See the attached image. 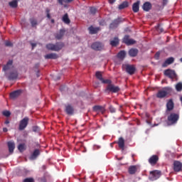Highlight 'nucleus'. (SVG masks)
I'll return each instance as SVG.
<instances>
[{
  "label": "nucleus",
  "mask_w": 182,
  "mask_h": 182,
  "mask_svg": "<svg viewBox=\"0 0 182 182\" xmlns=\"http://www.w3.org/2000/svg\"><path fill=\"white\" fill-rule=\"evenodd\" d=\"M63 48V43H48L46 45V48L48 50H53V52H58V50H62Z\"/></svg>",
  "instance_id": "1"
},
{
  "label": "nucleus",
  "mask_w": 182,
  "mask_h": 182,
  "mask_svg": "<svg viewBox=\"0 0 182 182\" xmlns=\"http://www.w3.org/2000/svg\"><path fill=\"white\" fill-rule=\"evenodd\" d=\"M171 87H166L161 90H159L156 95L157 97L162 99V97H166L168 93H171Z\"/></svg>",
  "instance_id": "2"
},
{
  "label": "nucleus",
  "mask_w": 182,
  "mask_h": 182,
  "mask_svg": "<svg viewBox=\"0 0 182 182\" xmlns=\"http://www.w3.org/2000/svg\"><path fill=\"white\" fill-rule=\"evenodd\" d=\"M180 118V116L178 114L176 113H171L168 117V120L171 124H176L177 122H178V119Z\"/></svg>",
  "instance_id": "3"
},
{
  "label": "nucleus",
  "mask_w": 182,
  "mask_h": 182,
  "mask_svg": "<svg viewBox=\"0 0 182 182\" xmlns=\"http://www.w3.org/2000/svg\"><path fill=\"white\" fill-rule=\"evenodd\" d=\"M122 69L123 70H126L127 73H129V75H133L134 72H136V68L128 64H123Z\"/></svg>",
  "instance_id": "4"
},
{
  "label": "nucleus",
  "mask_w": 182,
  "mask_h": 182,
  "mask_svg": "<svg viewBox=\"0 0 182 182\" xmlns=\"http://www.w3.org/2000/svg\"><path fill=\"white\" fill-rule=\"evenodd\" d=\"M160 176H161V172L159 171H154L150 173L149 178L151 181H154V180H157V178H160Z\"/></svg>",
  "instance_id": "5"
},
{
  "label": "nucleus",
  "mask_w": 182,
  "mask_h": 182,
  "mask_svg": "<svg viewBox=\"0 0 182 182\" xmlns=\"http://www.w3.org/2000/svg\"><path fill=\"white\" fill-rule=\"evenodd\" d=\"M107 90L108 92H112V93H117L119 90H120V88H119L117 86H115L114 85L112 84V82L108 83V85L107 87Z\"/></svg>",
  "instance_id": "6"
},
{
  "label": "nucleus",
  "mask_w": 182,
  "mask_h": 182,
  "mask_svg": "<svg viewBox=\"0 0 182 182\" xmlns=\"http://www.w3.org/2000/svg\"><path fill=\"white\" fill-rule=\"evenodd\" d=\"M29 122V118L28 117H24L19 124V130H23L26 126H28V123Z\"/></svg>",
  "instance_id": "7"
},
{
  "label": "nucleus",
  "mask_w": 182,
  "mask_h": 182,
  "mask_svg": "<svg viewBox=\"0 0 182 182\" xmlns=\"http://www.w3.org/2000/svg\"><path fill=\"white\" fill-rule=\"evenodd\" d=\"M165 76H168V77H170V79H174L176 76H177V74H176V71L173 70H166L164 71Z\"/></svg>",
  "instance_id": "8"
},
{
  "label": "nucleus",
  "mask_w": 182,
  "mask_h": 182,
  "mask_svg": "<svg viewBox=\"0 0 182 182\" xmlns=\"http://www.w3.org/2000/svg\"><path fill=\"white\" fill-rule=\"evenodd\" d=\"M91 48L94 50H102L103 49V44L100 42H95L92 44Z\"/></svg>",
  "instance_id": "9"
},
{
  "label": "nucleus",
  "mask_w": 182,
  "mask_h": 182,
  "mask_svg": "<svg viewBox=\"0 0 182 182\" xmlns=\"http://www.w3.org/2000/svg\"><path fill=\"white\" fill-rule=\"evenodd\" d=\"M124 43H126V45L130 46V45H134L136 43V41H134L132 38H130L129 36H125L123 38Z\"/></svg>",
  "instance_id": "10"
},
{
  "label": "nucleus",
  "mask_w": 182,
  "mask_h": 182,
  "mask_svg": "<svg viewBox=\"0 0 182 182\" xmlns=\"http://www.w3.org/2000/svg\"><path fill=\"white\" fill-rule=\"evenodd\" d=\"M95 75L96 77L99 79V80H100L102 83H112V81L109 80H104L100 72H97Z\"/></svg>",
  "instance_id": "11"
},
{
  "label": "nucleus",
  "mask_w": 182,
  "mask_h": 182,
  "mask_svg": "<svg viewBox=\"0 0 182 182\" xmlns=\"http://www.w3.org/2000/svg\"><path fill=\"white\" fill-rule=\"evenodd\" d=\"M65 112L67 114L72 115L73 113H75V109L73 107L70 105H65Z\"/></svg>",
  "instance_id": "12"
},
{
  "label": "nucleus",
  "mask_w": 182,
  "mask_h": 182,
  "mask_svg": "<svg viewBox=\"0 0 182 182\" xmlns=\"http://www.w3.org/2000/svg\"><path fill=\"white\" fill-rule=\"evenodd\" d=\"M166 112L168 113V112L173 110L174 109V103L173 102V100H170L168 101L166 104Z\"/></svg>",
  "instance_id": "13"
},
{
  "label": "nucleus",
  "mask_w": 182,
  "mask_h": 182,
  "mask_svg": "<svg viewBox=\"0 0 182 182\" xmlns=\"http://www.w3.org/2000/svg\"><path fill=\"white\" fill-rule=\"evenodd\" d=\"M21 93H22V91L20 90H16L10 94L11 99H16V97H18V96H21Z\"/></svg>",
  "instance_id": "14"
},
{
  "label": "nucleus",
  "mask_w": 182,
  "mask_h": 182,
  "mask_svg": "<svg viewBox=\"0 0 182 182\" xmlns=\"http://www.w3.org/2000/svg\"><path fill=\"white\" fill-rule=\"evenodd\" d=\"M142 9L145 11V12H149V11L151 9V4L149 1L145 2L142 6Z\"/></svg>",
  "instance_id": "15"
},
{
  "label": "nucleus",
  "mask_w": 182,
  "mask_h": 182,
  "mask_svg": "<svg viewBox=\"0 0 182 182\" xmlns=\"http://www.w3.org/2000/svg\"><path fill=\"white\" fill-rule=\"evenodd\" d=\"M182 168V164H181L180 161H175L173 163V169L174 171H180Z\"/></svg>",
  "instance_id": "16"
},
{
  "label": "nucleus",
  "mask_w": 182,
  "mask_h": 182,
  "mask_svg": "<svg viewBox=\"0 0 182 182\" xmlns=\"http://www.w3.org/2000/svg\"><path fill=\"white\" fill-rule=\"evenodd\" d=\"M39 154H41L39 149L34 150V151L30 156V160H36V159L38 158V156H39Z\"/></svg>",
  "instance_id": "17"
},
{
  "label": "nucleus",
  "mask_w": 182,
  "mask_h": 182,
  "mask_svg": "<svg viewBox=\"0 0 182 182\" xmlns=\"http://www.w3.org/2000/svg\"><path fill=\"white\" fill-rule=\"evenodd\" d=\"M45 59H58L59 55L55 53L47 54L44 56Z\"/></svg>",
  "instance_id": "18"
},
{
  "label": "nucleus",
  "mask_w": 182,
  "mask_h": 182,
  "mask_svg": "<svg viewBox=\"0 0 182 182\" xmlns=\"http://www.w3.org/2000/svg\"><path fill=\"white\" fill-rule=\"evenodd\" d=\"M139 6H140V1H137L136 2L133 4L132 11L135 13L139 12Z\"/></svg>",
  "instance_id": "19"
},
{
  "label": "nucleus",
  "mask_w": 182,
  "mask_h": 182,
  "mask_svg": "<svg viewBox=\"0 0 182 182\" xmlns=\"http://www.w3.org/2000/svg\"><path fill=\"white\" fill-rule=\"evenodd\" d=\"M120 22H122V20H120V18L116 19L114 20L109 26V28H111L112 29L114 28H117V26H119V23H120Z\"/></svg>",
  "instance_id": "20"
},
{
  "label": "nucleus",
  "mask_w": 182,
  "mask_h": 182,
  "mask_svg": "<svg viewBox=\"0 0 182 182\" xmlns=\"http://www.w3.org/2000/svg\"><path fill=\"white\" fill-rule=\"evenodd\" d=\"M8 147L10 153H14V150H15V142L13 141H10L8 142Z\"/></svg>",
  "instance_id": "21"
},
{
  "label": "nucleus",
  "mask_w": 182,
  "mask_h": 182,
  "mask_svg": "<svg viewBox=\"0 0 182 182\" xmlns=\"http://www.w3.org/2000/svg\"><path fill=\"white\" fill-rule=\"evenodd\" d=\"M173 62H174V58L173 57H171L169 58H168L164 63L162 65L163 68H166L167 66H168V65H171V63H173Z\"/></svg>",
  "instance_id": "22"
},
{
  "label": "nucleus",
  "mask_w": 182,
  "mask_h": 182,
  "mask_svg": "<svg viewBox=\"0 0 182 182\" xmlns=\"http://www.w3.org/2000/svg\"><path fill=\"white\" fill-rule=\"evenodd\" d=\"M137 170H139V166H132L129 168V174H135Z\"/></svg>",
  "instance_id": "23"
},
{
  "label": "nucleus",
  "mask_w": 182,
  "mask_h": 182,
  "mask_svg": "<svg viewBox=\"0 0 182 182\" xmlns=\"http://www.w3.org/2000/svg\"><path fill=\"white\" fill-rule=\"evenodd\" d=\"M150 164H156L159 161V156L154 155L149 160Z\"/></svg>",
  "instance_id": "24"
},
{
  "label": "nucleus",
  "mask_w": 182,
  "mask_h": 182,
  "mask_svg": "<svg viewBox=\"0 0 182 182\" xmlns=\"http://www.w3.org/2000/svg\"><path fill=\"white\" fill-rule=\"evenodd\" d=\"M137 53H139V50L135 48H132L129 51V55H131L132 58H134V56H136Z\"/></svg>",
  "instance_id": "25"
},
{
  "label": "nucleus",
  "mask_w": 182,
  "mask_h": 182,
  "mask_svg": "<svg viewBox=\"0 0 182 182\" xmlns=\"http://www.w3.org/2000/svg\"><path fill=\"white\" fill-rule=\"evenodd\" d=\"M119 43V38L114 37V38L110 40V45L111 46H117Z\"/></svg>",
  "instance_id": "26"
},
{
  "label": "nucleus",
  "mask_w": 182,
  "mask_h": 182,
  "mask_svg": "<svg viewBox=\"0 0 182 182\" xmlns=\"http://www.w3.org/2000/svg\"><path fill=\"white\" fill-rule=\"evenodd\" d=\"M118 146L122 150H124V139L122 137L119 139Z\"/></svg>",
  "instance_id": "27"
},
{
  "label": "nucleus",
  "mask_w": 182,
  "mask_h": 182,
  "mask_svg": "<svg viewBox=\"0 0 182 182\" xmlns=\"http://www.w3.org/2000/svg\"><path fill=\"white\" fill-rule=\"evenodd\" d=\"M12 68V60H9L6 65L4 66L3 70L4 72H6V70H9Z\"/></svg>",
  "instance_id": "28"
},
{
  "label": "nucleus",
  "mask_w": 182,
  "mask_h": 182,
  "mask_svg": "<svg viewBox=\"0 0 182 182\" xmlns=\"http://www.w3.org/2000/svg\"><path fill=\"white\" fill-rule=\"evenodd\" d=\"M30 23L32 28H36V26H38V20H36V18H30Z\"/></svg>",
  "instance_id": "29"
},
{
  "label": "nucleus",
  "mask_w": 182,
  "mask_h": 182,
  "mask_svg": "<svg viewBox=\"0 0 182 182\" xmlns=\"http://www.w3.org/2000/svg\"><path fill=\"white\" fill-rule=\"evenodd\" d=\"M118 59H120V60H123L124 58H126V52L125 51H120L117 55Z\"/></svg>",
  "instance_id": "30"
},
{
  "label": "nucleus",
  "mask_w": 182,
  "mask_h": 182,
  "mask_svg": "<svg viewBox=\"0 0 182 182\" xmlns=\"http://www.w3.org/2000/svg\"><path fill=\"white\" fill-rule=\"evenodd\" d=\"M63 35H65V30H60V32L55 35V38L56 39H62Z\"/></svg>",
  "instance_id": "31"
},
{
  "label": "nucleus",
  "mask_w": 182,
  "mask_h": 182,
  "mask_svg": "<svg viewBox=\"0 0 182 182\" xmlns=\"http://www.w3.org/2000/svg\"><path fill=\"white\" fill-rule=\"evenodd\" d=\"M73 0H58V3L60 5L66 7V4H69V2H72Z\"/></svg>",
  "instance_id": "32"
},
{
  "label": "nucleus",
  "mask_w": 182,
  "mask_h": 182,
  "mask_svg": "<svg viewBox=\"0 0 182 182\" xmlns=\"http://www.w3.org/2000/svg\"><path fill=\"white\" fill-rule=\"evenodd\" d=\"M98 31H99V28H95L93 26H90L89 28L90 33H92V35L95 33H97Z\"/></svg>",
  "instance_id": "33"
},
{
  "label": "nucleus",
  "mask_w": 182,
  "mask_h": 182,
  "mask_svg": "<svg viewBox=\"0 0 182 182\" xmlns=\"http://www.w3.org/2000/svg\"><path fill=\"white\" fill-rule=\"evenodd\" d=\"M129 6V3L127 1H124L119 6V9H124V8H127Z\"/></svg>",
  "instance_id": "34"
},
{
  "label": "nucleus",
  "mask_w": 182,
  "mask_h": 182,
  "mask_svg": "<svg viewBox=\"0 0 182 182\" xmlns=\"http://www.w3.org/2000/svg\"><path fill=\"white\" fill-rule=\"evenodd\" d=\"M9 6L11 8H16V6H18V0H13L12 1L9 2Z\"/></svg>",
  "instance_id": "35"
},
{
  "label": "nucleus",
  "mask_w": 182,
  "mask_h": 182,
  "mask_svg": "<svg viewBox=\"0 0 182 182\" xmlns=\"http://www.w3.org/2000/svg\"><path fill=\"white\" fill-rule=\"evenodd\" d=\"M93 110L95 112H101L102 113H103L104 112L103 107H102L101 106H95L93 107Z\"/></svg>",
  "instance_id": "36"
},
{
  "label": "nucleus",
  "mask_w": 182,
  "mask_h": 182,
  "mask_svg": "<svg viewBox=\"0 0 182 182\" xmlns=\"http://www.w3.org/2000/svg\"><path fill=\"white\" fill-rule=\"evenodd\" d=\"M63 21L65 23H70V20H69V17L68 16L67 14H65L63 16Z\"/></svg>",
  "instance_id": "37"
},
{
  "label": "nucleus",
  "mask_w": 182,
  "mask_h": 182,
  "mask_svg": "<svg viewBox=\"0 0 182 182\" xmlns=\"http://www.w3.org/2000/svg\"><path fill=\"white\" fill-rule=\"evenodd\" d=\"M176 89L177 92H181L182 91V82H178L176 85Z\"/></svg>",
  "instance_id": "38"
},
{
  "label": "nucleus",
  "mask_w": 182,
  "mask_h": 182,
  "mask_svg": "<svg viewBox=\"0 0 182 182\" xmlns=\"http://www.w3.org/2000/svg\"><path fill=\"white\" fill-rule=\"evenodd\" d=\"M18 149L19 150V151H25V149H26L25 144H19L18 146Z\"/></svg>",
  "instance_id": "39"
},
{
  "label": "nucleus",
  "mask_w": 182,
  "mask_h": 182,
  "mask_svg": "<svg viewBox=\"0 0 182 182\" xmlns=\"http://www.w3.org/2000/svg\"><path fill=\"white\" fill-rule=\"evenodd\" d=\"M9 79L10 80L16 79V73L11 74L10 76H9Z\"/></svg>",
  "instance_id": "40"
},
{
  "label": "nucleus",
  "mask_w": 182,
  "mask_h": 182,
  "mask_svg": "<svg viewBox=\"0 0 182 182\" xmlns=\"http://www.w3.org/2000/svg\"><path fill=\"white\" fill-rule=\"evenodd\" d=\"M3 114L4 116H6V117H9V116H11V112L9 111H4Z\"/></svg>",
  "instance_id": "41"
},
{
  "label": "nucleus",
  "mask_w": 182,
  "mask_h": 182,
  "mask_svg": "<svg viewBox=\"0 0 182 182\" xmlns=\"http://www.w3.org/2000/svg\"><path fill=\"white\" fill-rule=\"evenodd\" d=\"M39 130H41V128H39V127H33V131L35 132L36 133H38V132H39Z\"/></svg>",
  "instance_id": "42"
},
{
  "label": "nucleus",
  "mask_w": 182,
  "mask_h": 182,
  "mask_svg": "<svg viewBox=\"0 0 182 182\" xmlns=\"http://www.w3.org/2000/svg\"><path fill=\"white\" fill-rule=\"evenodd\" d=\"M23 182H33V178H26Z\"/></svg>",
  "instance_id": "43"
},
{
  "label": "nucleus",
  "mask_w": 182,
  "mask_h": 182,
  "mask_svg": "<svg viewBox=\"0 0 182 182\" xmlns=\"http://www.w3.org/2000/svg\"><path fill=\"white\" fill-rule=\"evenodd\" d=\"M90 13H91V14H96V8H95V7H91V8H90Z\"/></svg>",
  "instance_id": "44"
},
{
  "label": "nucleus",
  "mask_w": 182,
  "mask_h": 182,
  "mask_svg": "<svg viewBox=\"0 0 182 182\" xmlns=\"http://www.w3.org/2000/svg\"><path fill=\"white\" fill-rule=\"evenodd\" d=\"M109 110H110L111 113H114V112H116V109L114 107H113L112 106L109 107Z\"/></svg>",
  "instance_id": "45"
},
{
  "label": "nucleus",
  "mask_w": 182,
  "mask_h": 182,
  "mask_svg": "<svg viewBox=\"0 0 182 182\" xmlns=\"http://www.w3.org/2000/svg\"><path fill=\"white\" fill-rule=\"evenodd\" d=\"M156 29L159 32H163V28H161V26L159 25L157 27H156Z\"/></svg>",
  "instance_id": "46"
},
{
  "label": "nucleus",
  "mask_w": 182,
  "mask_h": 182,
  "mask_svg": "<svg viewBox=\"0 0 182 182\" xmlns=\"http://www.w3.org/2000/svg\"><path fill=\"white\" fill-rule=\"evenodd\" d=\"M100 25H101L102 26H105V25H106V21L102 20L101 21H100Z\"/></svg>",
  "instance_id": "47"
},
{
  "label": "nucleus",
  "mask_w": 182,
  "mask_h": 182,
  "mask_svg": "<svg viewBox=\"0 0 182 182\" xmlns=\"http://www.w3.org/2000/svg\"><path fill=\"white\" fill-rule=\"evenodd\" d=\"M5 45L6 46H12V43L11 41H6Z\"/></svg>",
  "instance_id": "48"
},
{
  "label": "nucleus",
  "mask_w": 182,
  "mask_h": 182,
  "mask_svg": "<svg viewBox=\"0 0 182 182\" xmlns=\"http://www.w3.org/2000/svg\"><path fill=\"white\" fill-rule=\"evenodd\" d=\"M47 12V18H48V19H50V14H49V10H46Z\"/></svg>",
  "instance_id": "49"
},
{
  "label": "nucleus",
  "mask_w": 182,
  "mask_h": 182,
  "mask_svg": "<svg viewBox=\"0 0 182 182\" xmlns=\"http://www.w3.org/2000/svg\"><path fill=\"white\" fill-rule=\"evenodd\" d=\"M53 79L55 80H59L60 79V76H58V77H54Z\"/></svg>",
  "instance_id": "50"
},
{
  "label": "nucleus",
  "mask_w": 182,
  "mask_h": 182,
  "mask_svg": "<svg viewBox=\"0 0 182 182\" xmlns=\"http://www.w3.org/2000/svg\"><path fill=\"white\" fill-rule=\"evenodd\" d=\"M109 4H114L116 2V0H109Z\"/></svg>",
  "instance_id": "51"
},
{
  "label": "nucleus",
  "mask_w": 182,
  "mask_h": 182,
  "mask_svg": "<svg viewBox=\"0 0 182 182\" xmlns=\"http://www.w3.org/2000/svg\"><path fill=\"white\" fill-rule=\"evenodd\" d=\"M31 46H32V48H35L36 46V43H32Z\"/></svg>",
  "instance_id": "52"
},
{
  "label": "nucleus",
  "mask_w": 182,
  "mask_h": 182,
  "mask_svg": "<svg viewBox=\"0 0 182 182\" xmlns=\"http://www.w3.org/2000/svg\"><path fill=\"white\" fill-rule=\"evenodd\" d=\"M3 132H8V129H6V128H4V129H3Z\"/></svg>",
  "instance_id": "53"
},
{
  "label": "nucleus",
  "mask_w": 182,
  "mask_h": 182,
  "mask_svg": "<svg viewBox=\"0 0 182 182\" xmlns=\"http://www.w3.org/2000/svg\"><path fill=\"white\" fill-rule=\"evenodd\" d=\"M5 124H9V122L8 120L5 121Z\"/></svg>",
  "instance_id": "54"
},
{
  "label": "nucleus",
  "mask_w": 182,
  "mask_h": 182,
  "mask_svg": "<svg viewBox=\"0 0 182 182\" xmlns=\"http://www.w3.org/2000/svg\"><path fill=\"white\" fill-rule=\"evenodd\" d=\"M154 126H159V124H154V125H151V127H154Z\"/></svg>",
  "instance_id": "55"
},
{
  "label": "nucleus",
  "mask_w": 182,
  "mask_h": 182,
  "mask_svg": "<svg viewBox=\"0 0 182 182\" xmlns=\"http://www.w3.org/2000/svg\"><path fill=\"white\" fill-rule=\"evenodd\" d=\"M146 123L150 125L151 124L149 121H146Z\"/></svg>",
  "instance_id": "56"
},
{
  "label": "nucleus",
  "mask_w": 182,
  "mask_h": 182,
  "mask_svg": "<svg viewBox=\"0 0 182 182\" xmlns=\"http://www.w3.org/2000/svg\"><path fill=\"white\" fill-rule=\"evenodd\" d=\"M51 22H52V23H53V22H55V21L54 20H51Z\"/></svg>",
  "instance_id": "57"
},
{
  "label": "nucleus",
  "mask_w": 182,
  "mask_h": 182,
  "mask_svg": "<svg viewBox=\"0 0 182 182\" xmlns=\"http://www.w3.org/2000/svg\"><path fill=\"white\" fill-rule=\"evenodd\" d=\"M119 160H122V158H119Z\"/></svg>",
  "instance_id": "58"
}]
</instances>
